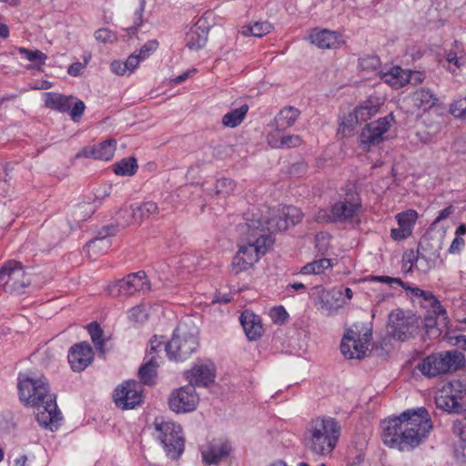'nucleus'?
Masks as SVG:
<instances>
[{"label": "nucleus", "instance_id": "obj_1", "mask_svg": "<svg viewBox=\"0 0 466 466\" xmlns=\"http://www.w3.org/2000/svg\"><path fill=\"white\" fill-rule=\"evenodd\" d=\"M303 213L293 206L283 207L277 212L268 207L256 209L246 215V227L249 237L248 243L240 246L231 261V269L238 274L251 268L265 255L273 244L270 233L287 230L301 221Z\"/></svg>", "mask_w": 466, "mask_h": 466}, {"label": "nucleus", "instance_id": "obj_2", "mask_svg": "<svg viewBox=\"0 0 466 466\" xmlns=\"http://www.w3.org/2000/svg\"><path fill=\"white\" fill-rule=\"evenodd\" d=\"M431 430V416L425 408L420 407L384 420L381 436L388 447L410 451L426 441Z\"/></svg>", "mask_w": 466, "mask_h": 466}, {"label": "nucleus", "instance_id": "obj_3", "mask_svg": "<svg viewBox=\"0 0 466 466\" xmlns=\"http://www.w3.org/2000/svg\"><path fill=\"white\" fill-rule=\"evenodd\" d=\"M17 387L20 400L35 409L38 423L50 430L56 428L61 420L60 411L57 409L56 397L50 393L46 379L43 376L32 378L19 374Z\"/></svg>", "mask_w": 466, "mask_h": 466}, {"label": "nucleus", "instance_id": "obj_4", "mask_svg": "<svg viewBox=\"0 0 466 466\" xmlns=\"http://www.w3.org/2000/svg\"><path fill=\"white\" fill-rule=\"evenodd\" d=\"M339 434L340 426L334 419L318 417L307 427L305 443L313 453L328 455L336 447Z\"/></svg>", "mask_w": 466, "mask_h": 466}, {"label": "nucleus", "instance_id": "obj_5", "mask_svg": "<svg viewBox=\"0 0 466 466\" xmlns=\"http://www.w3.org/2000/svg\"><path fill=\"white\" fill-rule=\"evenodd\" d=\"M462 361L463 355L457 350H451L428 356L418 368L425 376L435 377L459 370Z\"/></svg>", "mask_w": 466, "mask_h": 466}, {"label": "nucleus", "instance_id": "obj_6", "mask_svg": "<svg viewBox=\"0 0 466 466\" xmlns=\"http://www.w3.org/2000/svg\"><path fill=\"white\" fill-rule=\"evenodd\" d=\"M156 431L159 432L160 440L167 455L176 460L184 451V438L182 428L173 421H165L163 418H156L154 421Z\"/></svg>", "mask_w": 466, "mask_h": 466}, {"label": "nucleus", "instance_id": "obj_7", "mask_svg": "<svg viewBox=\"0 0 466 466\" xmlns=\"http://www.w3.org/2000/svg\"><path fill=\"white\" fill-rule=\"evenodd\" d=\"M361 208L359 198L336 202L329 209H319L314 219L319 223L352 222Z\"/></svg>", "mask_w": 466, "mask_h": 466}, {"label": "nucleus", "instance_id": "obj_8", "mask_svg": "<svg viewBox=\"0 0 466 466\" xmlns=\"http://www.w3.org/2000/svg\"><path fill=\"white\" fill-rule=\"evenodd\" d=\"M30 284V276L20 262L8 260L0 268V287L5 292L22 294Z\"/></svg>", "mask_w": 466, "mask_h": 466}, {"label": "nucleus", "instance_id": "obj_9", "mask_svg": "<svg viewBox=\"0 0 466 466\" xmlns=\"http://www.w3.org/2000/svg\"><path fill=\"white\" fill-rule=\"evenodd\" d=\"M435 404L444 411L460 413L466 409V390L458 381L449 382L438 391Z\"/></svg>", "mask_w": 466, "mask_h": 466}, {"label": "nucleus", "instance_id": "obj_10", "mask_svg": "<svg viewBox=\"0 0 466 466\" xmlns=\"http://www.w3.org/2000/svg\"><path fill=\"white\" fill-rule=\"evenodd\" d=\"M388 332L395 339L405 341L414 336L419 329L417 318L400 309L392 310L389 315Z\"/></svg>", "mask_w": 466, "mask_h": 466}, {"label": "nucleus", "instance_id": "obj_11", "mask_svg": "<svg viewBox=\"0 0 466 466\" xmlns=\"http://www.w3.org/2000/svg\"><path fill=\"white\" fill-rule=\"evenodd\" d=\"M150 290V283L145 271L131 273L122 279L111 283L107 287L108 293L113 297L132 296Z\"/></svg>", "mask_w": 466, "mask_h": 466}, {"label": "nucleus", "instance_id": "obj_12", "mask_svg": "<svg viewBox=\"0 0 466 466\" xmlns=\"http://www.w3.org/2000/svg\"><path fill=\"white\" fill-rule=\"evenodd\" d=\"M198 340L194 334H187L178 328L172 339L165 345V350L170 360L183 361L198 349Z\"/></svg>", "mask_w": 466, "mask_h": 466}, {"label": "nucleus", "instance_id": "obj_13", "mask_svg": "<svg viewBox=\"0 0 466 466\" xmlns=\"http://www.w3.org/2000/svg\"><path fill=\"white\" fill-rule=\"evenodd\" d=\"M381 106L378 97H370L345 116L340 123L339 132L343 136H350L354 127L360 122H365L375 116Z\"/></svg>", "mask_w": 466, "mask_h": 466}, {"label": "nucleus", "instance_id": "obj_14", "mask_svg": "<svg viewBox=\"0 0 466 466\" xmlns=\"http://www.w3.org/2000/svg\"><path fill=\"white\" fill-rule=\"evenodd\" d=\"M370 339V329H365L360 336V332L350 329L342 339L340 351L348 359H361L369 350Z\"/></svg>", "mask_w": 466, "mask_h": 466}, {"label": "nucleus", "instance_id": "obj_15", "mask_svg": "<svg viewBox=\"0 0 466 466\" xmlns=\"http://www.w3.org/2000/svg\"><path fill=\"white\" fill-rule=\"evenodd\" d=\"M159 208L153 201L143 202L140 205H131L129 208H121L117 214V223L125 228L132 223H141L146 219L157 215Z\"/></svg>", "mask_w": 466, "mask_h": 466}, {"label": "nucleus", "instance_id": "obj_16", "mask_svg": "<svg viewBox=\"0 0 466 466\" xmlns=\"http://www.w3.org/2000/svg\"><path fill=\"white\" fill-rule=\"evenodd\" d=\"M143 386L135 380H127L118 386L114 393L116 405L122 410H131L143 402Z\"/></svg>", "mask_w": 466, "mask_h": 466}, {"label": "nucleus", "instance_id": "obj_17", "mask_svg": "<svg viewBox=\"0 0 466 466\" xmlns=\"http://www.w3.org/2000/svg\"><path fill=\"white\" fill-rule=\"evenodd\" d=\"M392 121L393 116L390 114L367 124L360 136L363 149L369 150L371 146L379 145L383 140V135L390 129Z\"/></svg>", "mask_w": 466, "mask_h": 466}, {"label": "nucleus", "instance_id": "obj_18", "mask_svg": "<svg viewBox=\"0 0 466 466\" xmlns=\"http://www.w3.org/2000/svg\"><path fill=\"white\" fill-rule=\"evenodd\" d=\"M198 395L192 385H187L173 391L169 397V408L177 413L193 411L198 403Z\"/></svg>", "mask_w": 466, "mask_h": 466}, {"label": "nucleus", "instance_id": "obj_19", "mask_svg": "<svg viewBox=\"0 0 466 466\" xmlns=\"http://www.w3.org/2000/svg\"><path fill=\"white\" fill-rule=\"evenodd\" d=\"M164 343L157 339L150 340V350L145 356V363L138 370V376L143 384L151 385L157 376V368L158 366V352L162 350Z\"/></svg>", "mask_w": 466, "mask_h": 466}, {"label": "nucleus", "instance_id": "obj_20", "mask_svg": "<svg viewBox=\"0 0 466 466\" xmlns=\"http://www.w3.org/2000/svg\"><path fill=\"white\" fill-rule=\"evenodd\" d=\"M94 360V351L87 342L73 345L68 352V362L74 371H82L88 367Z\"/></svg>", "mask_w": 466, "mask_h": 466}, {"label": "nucleus", "instance_id": "obj_21", "mask_svg": "<svg viewBox=\"0 0 466 466\" xmlns=\"http://www.w3.org/2000/svg\"><path fill=\"white\" fill-rule=\"evenodd\" d=\"M189 384L195 386H208L214 381L215 369L212 363L197 362L191 370L186 372Z\"/></svg>", "mask_w": 466, "mask_h": 466}, {"label": "nucleus", "instance_id": "obj_22", "mask_svg": "<svg viewBox=\"0 0 466 466\" xmlns=\"http://www.w3.org/2000/svg\"><path fill=\"white\" fill-rule=\"evenodd\" d=\"M353 297V292L350 288H334L328 291L326 295H322V309H325L329 314L333 313V309L343 307L348 304Z\"/></svg>", "mask_w": 466, "mask_h": 466}, {"label": "nucleus", "instance_id": "obj_23", "mask_svg": "<svg viewBox=\"0 0 466 466\" xmlns=\"http://www.w3.org/2000/svg\"><path fill=\"white\" fill-rule=\"evenodd\" d=\"M116 147L115 139H107L93 147H85L77 157H93L98 160L108 161L113 158Z\"/></svg>", "mask_w": 466, "mask_h": 466}, {"label": "nucleus", "instance_id": "obj_24", "mask_svg": "<svg viewBox=\"0 0 466 466\" xmlns=\"http://www.w3.org/2000/svg\"><path fill=\"white\" fill-rule=\"evenodd\" d=\"M231 451V446L227 441H217L208 444L201 451L203 461L206 464H218L227 458Z\"/></svg>", "mask_w": 466, "mask_h": 466}, {"label": "nucleus", "instance_id": "obj_25", "mask_svg": "<svg viewBox=\"0 0 466 466\" xmlns=\"http://www.w3.org/2000/svg\"><path fill=\"white\" fill-rule=\"evenodd\" d=\"M437 101L438 98L435 94L431 90L426 88L416 90L407 98V102L412 106V113H414L415 110L426 112L433 107Z\"/></svg>", "mask_w": 466, "mask_h": 466}, {"label": "nucleus", "instance_id": "obj_26", "mask_svg": "<svg viewBox=\"0 0 466 466\" xmlns=\"http://www.w3.org/2000/svg\"><path fill=\"white\" fill-rule=\"evenodd\" d=\"M208 29L200 25V21L190 27L186 35V46L190 50L198 51L205 46L208 41Z\"/></svg>", "mask_w": 466, "mask_h": 466}, {"label": "nucleus", "instance_id": "obj_27", "mask_svg": "<svg viewBox=\"0 0 466 466\" xmlns=\"http://www.w3.org/2000/svg\"><path fill=\"white\" fill-rule=\"evenodd\" d=\"M309 39L319 48H338L340 45L339 35L328 29L314 30Z\"/></svg>", "mask_w": 466, "mask_h": 466}, {"label": "nucleus", "instance_id": "obj_28", "mask_svg": "<svg viewBox=\"0 0 466 466\" xmlns=\"http://www.w3.org/2000/svg\"><path fill=\"white\" fill-rule=\"evenodd\" d=\"M74 99L72 96H66L56 92H46L44 94L45 106L51 110L61 113L70 110Z\"/></svg>", "mask_w": 466, "mask_h": 466}, {"label": "nucleus", "instance_id": "obj_29", "mask_svg": "<svg viewBox=\"0 0 466 466\" xmlns=\"http://www.w3.org/2000/svg\"><path fill=\"white\" fill-rule=\"evenodd\" d=\"M240 322L249 340H256L261 337L263 328L259 317L249 311H244L240 316Z\"/></svg>", "mask_w": 466, "mask_h": 466}, {"label": "nucleus", "instance_id": "obj_30", "mask_svg": "<svg viewBox=\"0 0 466 466\" xmlns=\"http://www.w3.org/2000/svg\"><path fill=\"white\" fill-rule=\"evenodd\" d=\"M411 77L412 76L400 66H393L381 76V79L394 88L402 87Z\"/></svg>", "mask_w": 466, "mask_h": 466}, {"label": "nucleus", "instance_id": "obj_31", "mask_svg": "<svg viewBox=\"0 0 466 466\" xmlns=\"http://www.w3.org/2000/svg\"><path fill=\"white\" fill-rule=\"evenodd\" d=\"M106 229V235L96 238L86 244V251L89 257L96 256L109 248L111 241L106 238V236L114 234L115 228L114 227H107Z\"/></svg>", "mask_w": 466, "mask_h": 466}, {"label": "nucleus", "instance_id": "obj_32", "mask_svg": "<svg viewBox=\"0 0 466 466\" xmlns=\"http://www.w3.org/2000/svg\"><path fill=\"white\" fill-rule=\"evenodd\" d=\"M300 111L294 106H286L276 116L274 121L279 129H285L292 127L298 120Z\"/></svg>", "mask_w": 466, "mask_h": 466}, {"label": "nucleus", "instance_id": "obj_33", "mask_svg": "<svg viewBox=\"0 0 466 466\" xmlns=\"http://www.w3.org/2000/svg\"><path fill=\"white\" fill-rule=\"evenodd\" d=\"M248 111V105H242L238 108H235L225 114L222 117V124L227 127H236L245 119Z\"/></svg>", "mask_w": 466, "mask_h": 466}, {"label": "nucleus", "instance_id": "obj_34", "mask_svg": "<svg viewBox=\"0 0 466 466\" xmlns=\"http://www.w3.org/2000/svg\"><path fill=\"white\" fill-rule=\"evenodd\" d=\"M96 206L89 201H85L76 205L72 211L71 216L76 223L86 220L96 211Z\"/></svg>", "mask_w": 466, "mask_h": 466}, {"label": "nucleus", "instance_id": "obj_35", "mask_svg": "<svg viewBox=\"0 0 466 466\" xmlns=\"http://www.w3.org/2000/svg\"><path fill=\"white\" fill-rule=\"evenodd\" d=\"M273 29L272 25L268 21L253 22L242 27V34L245 36L262 37Z\"/></svg>", "mask_w": 466, "mask_h": 466}, {"label": "nucleus", "instance_id": "obj_36", "mask_svg": "<svg viewBox=\"0 0 466 466\" xmlns=\"http://www.w3.org/2000/svg\"><path fill=\"white\" fill-rule=\"evenodd\" d=\"M137 167V159L133 157L123 158L113 166L114 172L119 176H133Z\"/></svg>", "mask_w": 466, "mask_h": 466}, {"label": "nucleus", "instance_id": "obj_37", "mask_svg": "<svg viewBox=\"0 0 466 466\" xmlns=\"http://www.w3.org/2000/svg\"><path fill=\"white\" fill-rule=\"evenodd\" d=\"M420 303L424 308H428L437 316L445 315L446 310L441 306L440 300L433 295L432 292L425 290V295L420 298Z\"/></svg>", "mask_w": 466, "mask_h": 466}, {"label": "nucleus", "instance_id": "obj_38", "mask_svg": "<svg viewBox=\"0 0 466 466\" xmlns=\"http://www.w3.org/2000/svg\"><path fill=\"white\" fill-rule=\"evenodd\" d=\"M417 212L412 209L396 215V220L399 227L410 234L412 233L413 226L417 220Z\"/></svg>", "mask_w": 466, "mask_h": 466}, {"label": "nucleus", "instance_id": "obj_39", "mask_svg": "<svg viewBox=\"0 0 466 466\" xmlns=\"http://www.w3.org/2000/svg\"><path fill=\"white\" fill-rule=\"evenodd\" d=\"M380 61L377 56H365L359 59V68L360 71L373 73L379 70Z\"/></svg>", "mask_w": 466, "mask_h": 466}, {"label": "nucleus", "instance_id": "obj_40", "mask_svg": "<svg viewBox=\"0 0 466 466\" xmlns=\"http://www.w3.org/2000/svg\"><path fill=\"white\" fill-rule=\"evenodd\" d=\"M88 332L96 350L104 351L103 330L96 322H92L87 327Z\"/></svg>", "mask_w": 466, "mask_h": 466}, {"label": "nucleus", "instance_id": "obj_41", "mask_svg": "<svg viewBox=\"0 0 466 466\" xmlns=\"http://www.w3.org/2000/svg\"><path fill=\"white\" fill-rule=\"evenodd\" d=\"M434 239L424 237L419 243L418 249L423 252L429 253L431 256H437L441 248V241L436 240L434 243L431 242Z\"/></svg>", "mask_w": 466, "mask_h": 466}, {"label": "nucleus", "instance_id": "obj_42", "mask_svg": "<svg viewBox=\"0 0 466 466\" xmlns=\"http://www.w3.org/2000/svg\"><path fill=\"white\" fill-rule=\"evenodd\" d=\"M236 187V183L234 180L230 178H220L218 179L215 184V192L219 196H228L230 195Z\"/></svg>", "mask_w": 466, "mask_h": 466}, {"label": "nucleus", "instance_id": "obj_43", "mask_svg": "<svg viewBox=\"0 0 466 466\" xmlns=\"http://www.w3.org/2000/svg\"><path fill=\"white\" fill-rule=\"evenodd\" d=\"M450 113L456 118L466 117V96L454 100L450 105Z\"/></svg>", "mask_w": 466, "mask_h": 466}, {"label": "nucleus", "instance_id": "obj_44", "mask_svg": "<svg viewBox=\"0 0 466 466\" xmlns=\"http://www.w3.org/2000/svg\"><path fill=\"white\" fill-rule=\"evenodd\" d=\"M127 318L134 323H143L147 319V312L143 306L137 305L128 310Z\"/></svg>", "mask_w": 466, "mask_h": 466}, {"label": "nucleus", "instance_id": "obj_45", "mask_svg": "<svg viewBox=\"0 0 466 466\" xmlns=\"http://www.w3.org/2000/svg\"><path fill=\"white\" fill-rule=\"evenodd\" d=\"M19 53L24 55L25 57L31 62H38L44 65L47 56L40 50H29L24 47L19 48Z\"/></svg>", "mask_w": 466, "mask_h": 466}, {"label": "nucleus", "instance_id": "obj_46", "mask_svg": "<svg viewBox=\"0 0 466 466\" xmlns=\"http://www.w3.org/2000/svg\"><path fill=\"white\" fill-rule=\"evenodd\" d=\"M91 58L90 54H86L84 56V62H76L73 63L67 69V73L71 76H78L82 74L84 69L86 68V65L88 64L89 60Z\"/></svg>", "mask_w": 466, "mask_h": 466}, {"label": "nucleus", "instance_id": "obj_47", "mask_svg": "<svg viewBox=\"0 0 466 466\" xmlns=\"http://www.w3.org/2000/svg\"><path fill=\"white\" fill-rule=\"evenodd\" d=\"M158 47V42L157 40H149L147 41L140 49L137 56L141 58V60H145L151 54H153Z\"/></svg>", "mask_w": 466, "mask_h": 466}, {"label": "nucleus", "instance_id": "obj_48", "mask_svg": "<svg viewBox=\"0 0 466 466\" xmlns=\"http://www.w3.org/2000/svg\"><path fill=\"white\" fill-rule=\"evenodd\" d=\"M302 144L299 135H286L281 137V148H293Z\"/></svg>", "mask_w": 466, "mask_h": 466}, {"label": "nucleus", "instance_id": "obj_49", "mask_svg": "<svg viewBox=\"0 0 466 466\" xmlns=\"http://www.w3.org/2000/svg\"><path fill=\"white\" fill-rule=\"evenodd\" d=\"M85 109V103L82 100L76 99L71 106L68 113L74 121H77L84 114Z\"/></svg>", "mask_w": 466, "mask_h": 466}, {"label": "nucleus", "instance_id": "obj_50", "mask_svg": "<svg viewBox=\"0 0 466 466\" xmlns=\"http://www.w3.org/2000/svg\"><path fill=\"white\" fill-rule=\"evenodd\" d=\"M281 130L282 129H279L276 127V130L270 132L268 135L267 140H268V145L271 147H273V148H281V137L283 136V135L280 134Z\"/></svg>", "mask_w": 466, "mask_h": 466}, {"label": "nucleus", "instance_id": "obj_51", "mask_svg": "<svg viewBox=\"0 0 466 466\" xmlns=\"http://www.w3.org/2000/svg\"><path fill=\"white\" fill-rule=\"evenodd\" d=\"M370 279L377 282L389 284L390 287L393 285L397 286H404V281H402L400 278H391L389 276H371Z\"/></svg>", "mask_w": 466, "mask_h": 466}, {"label": "nucleus", "instance_id": "obj_52", "mask_svg": "<svg viewBox=\"0 0 466 466\" xmlns=\"http://www.w3.org/2000/svg\"><path fill=\"white\" fill-rule=\"evenodd\" d=\"M270 317L275 322L284 323L288 318V313L284 307H275L270 311Z\"/></svg>", "mask_w": 466, "mask_h": 466}, {"label": "nucleus", "instance_id": "obj_53", "mask_svg": "<svg viewBox=\"0 0 466 466\" xmlns=\"http://www.w3.org/2000/svg\"><path fill=\"white\" fill-rule=\"evenodd\" d=\"M452 431L462 441H466V425L463 419L454 422Z\"/></svg>", "mask_w": 466, "mask_h": 466}, {"label": "nucleus", "instance_id": "obj_54", "mask_svg": "<svg viewBox=\"0 0 466 466\" xmlns=\"http://www.w3.org/2000/svg\"><path fill=\"white\" fill-rule=\"evenodd\" d=\"M312 263V266L314 268V274H321L324 272L326 268H329L331 267L330 259L329 258H321L319 260H315Z\"/></svg>", "mask_w": 466, "mask_h": 466}, {"label": "nucleus", "instance_id": "obj_55", "mask_svg": "<svg viewBox=\"0 0 466 466\" xmlns=\"http://www.w3.org/2000/svg\"><path fill=\"white\" fill-rule=\"evenodd\" d=\"M143 23V9H139L135 13L134 25L127 28V32L129 35L136 34L137 28Z\"/></svg>", "mask_w": 466, "mask_h": 466}, {"label": "nucleus", "instance_id": "obj_56", "mask_svg": "<svg viewBox=\"0 0 466 466\" xmlns=\"http://www.w3.org/2000/svg\"><path fill=\"white\" fill-rule=\"evenodd\" d=\"M465 245V241L461 237H455V238L452 240L449 252L451 254H457L461 251Z\"/></svg>", "mask_w": 466, "mask_h": 466}, {"label": "nucleus", "instance_id": "obj_57", "mask_svg": "<svg viewBox=\"0 0 466 466\" xmlns=\"http://www.w3.org/2000/svg\"><path fill=\"white\" fill-rule=\"evenodd\" d=\"M110 69L116 75L123 76L128 72L125 62L115 60L110 64Z\"/></svg>", "mask_w": 466, "mask_h": 466}, {"label": "nucleus", "instance_id": "obj_58", "mask_svg": "<svg viewBox=\"0 0 466 466\" xmlns=\"http://www.w3.org/2000/svg\"><path fill=\"white\" fill-rule=\"evenodd\" d=\"M141 58L137 56V54H132L130 55L127 59L125 61V64L127 65L128 72H133L134 69H136L139 63L141 62Z\"/></svg>", "mask_w": 466, "mask_h": 466}, {"label": "nucleus", "instance_id": "obj_59", "mask_svg": "<svg viewBox=\"0 0 466 466\" xmlns=\"http://www.w3.org/2000/svg\"><path fill=\"white\" fill-rule=\"evenodd\" d=\"M454 212V208L452 206H449L445 208L444 209L441 210L439 212V215L432 222L431 226H436L438 223H440L441 220L446 219L448 217H450Z\"/></svg>", "mask_w": 466, "mask_h": 466}, {"label": "nucleus", "instance_id": "obj_60", "mask_svg": "<svg viewBox=\"0 0 466 466\" xmlns=\"http://www.w3.org/2000/svg\"><path fill=\"white\" fill-rule=\"evenodd\" d=\"M402 289H404L406 291L410 293V295L412 298H418L420 299L422 295H425V290L418 288V287H411L408 283L404 282V286H400Z\"/></svg>", "mask_w": 466, "mask_h": 466}, {"label": "nucleus", "instance_id": "obj_61", "mask_svg": "<svg viewBox=\"0 0 466 466\" xmlns=\"http://www.w3.org/2000/svg\"><path fill=\"white\" fill-rule=\"evenodd\" d=\"M95 37L101 42H109L112 39V34L108 29L101 28L96 31Z\"/></svg>", "mask_w": 466, "mask_h": 466}, {"label": "nucleus", "instance_id": "obj_62", "mask_svg": "<svg viewBox=\"0 0 466 466\" xmlns=\"http://www.w3.org/2000/svg\"><path fill=\"white\" fill-rule=\"evenodd\" d=\"M411 234L404 231L401 228H392L390 230V237L397 241H400L409 238Z\"/></svg>", "mask_w": 466, "mask_h": 466}, {"label": "nucleus", "instance_id": "obj_63", "mask_svg": "<svg viewBox=\"0 0 466 466\" xmlns=\"http://www.w3.org/2000/svg\"><path fill=\"white\" fill-rule=\"evenodd\" d=\"M110 194V187H105L103 188L96 189L95 193V198L93 199L94 203L102 200L106 197L109 196Z\"/></svg>", "mask_w": 466, "mask_h": 466}, {"label": "nucleus", "instance_id": "obj_64", "mask_svg": "<svg viewBox=\"0 0 466 466\" xmlns=\"http://www.w3.org/2000/svg\"><path fill=\"white\" fill-rule=\"evenodd\" d=\"M447 61L449 63H452L454 64L457 67H460L461 64L459 63V59L457 57V55L456 53L454 52H450L447 56Z\"/></svg>", "mask_w": 466, "mask_h": 466}]
</instances>
